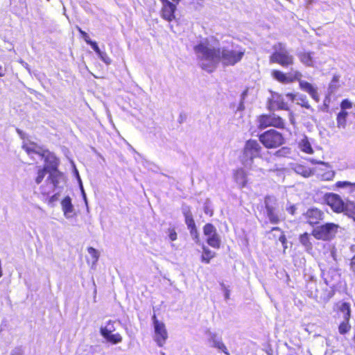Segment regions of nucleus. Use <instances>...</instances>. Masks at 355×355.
<instances>
[{
  "label": "nucleus",
  "instance_id": "69168bd1",
  "mask_svg": "<svg viewBox=\"0 0 355 355\" xmlns=\"http://www.w3.org/2000/svg\"><path fill=\"white\" fill-rule=\"evenodd\" d=\"M162 4L166 3L167 1H168V0H159Z\"/></svg>",
  "mask_w": 355,
  "mask_h": 355
},
{
  "label": "nucleus",
  "instance_id": "0e129e2a",
  "mask_svg": "<svg viewBox=\"0 0 355 355\" xmlns=\"http://www.w3.org/2000/svg\"><path fill=\"white\" fill-rule=\"evenodd\" d=\"M17 133H18L19 135H21V134H22V131H21V130H19V129L17 128Z\"/></svg>",
  "mask_w": 355,
  "mask_h": 355
},
{
  "label": "nucleus",
  "instance_id": "cd10ccee",
  "mask_svg": "<svg viewBox=\"0 0 355 355\" xmlns=\"http://www.w3.org/2000/svg\"><path fill=\"white\" fill-rule=\"evenodd\" d=\"M234 178L236 182L240 184L242 187H244L246 184V178L244 171L242 169L238 170L235 174Z\"/></svg>",
  "mask_w": 355,
  "mask_h": 355
},
{
  "label": "nucleus",
  "instance_id": "6ab92c4d",
  "mask_svg": "<svg viewBox=\"0 0 355 355\" xmlns=\"http://www.w3.org/2000/svg\"><path fill=\"white\" fill-rule=\"evenodd\" d=\"M205 236H207V243L209 245L217 249L220 248L221 241L217 231L216 232V235H214L213 233H209Z\"/></svg>",
  "mask_w": 355,
  "mask_h": 355
},
{
  "label": "nucleus",
  "instance_id": "774afa93",
  "mask_svg": "<svg viewBox=\"0 0 355 355\" xmlns=\"http://www.w3.org/2000/svg\"><path fill=\"white\" fill-rule=\"evenodd\" d=\"M182 121V115H180V122L181 123Z\"/></svg>",
  "mask_w": 355,
  "mask_h": 355
},
{
  "label": "nucleus",
  "instance_id": "864d4df0",
  "mask_svg": "<svg viewBox=\"0 0 355 355\" xmlns=\"http://www.w3.org/2000/svg\"><path fill=\"white\" fill-rule=\"evenodd\" d=\"M286 211L291 214L294 215L295 214L296 207L294 205H290L289 207H286Z\"/></svg>",
  "mask_w": 355,
  "mask_h": 355
},
{
  "label": "nucleus",
  "instance_id": "dca6fc26",
  "mask_svg": "<svg viewBox=\"0 0 355 355\" xmlns=\"http://www.w3.org/2000/svg\"><path fill=\"white\" fill-rule=\"evenodd\" d=\"M61 206L65 218H72L74 214V208L71 198L69 196L64 197L61 201Z\"/></svg>",
  "mask_w": 355,
  "mask_h": 355
},
{
  "label": "nucleus",
  "instance_id": "20e7f679",
  "mask_svg": "<svg viewBox=\"0 0 355 355\" xmlns=\"http://www.w3.org/2000/svg\"><path fill=\"white\" fill-rule=\"evenodd\" d=\"M274 52L270 57V62L277 63L284 67L293 64L294 57L284 44L278 43L274 46Z\"/></svg>",
  "mask_w": 355,
  "mask_h": 355
},
{
  "label": "nucleus",
  "instance_id": "6e6d98bb",
  "mask_svg": "<svg viewBox=\"0 0 355 355\" xmlns=\"http://www.w3.org/2000/svg\"><path fill=\"white\" fill-rule=\"evenodd\" d=\"M286 96L290 99L291 101H294L297 98V94H293L292 93H288L286 94Z\"/></svg>",
  "mask_w": 355,
  "mask_h": 355
},
{
  "label": "nucleus",
  "instance_id": "338daca9",
  "mask_svg": "<svg viewBox=\"0 0 355 355\" xmlns=\"http://www.w3.org/2000/svg\"><path fill=\"white\" fill-rule=\"evenodd\" d=\"M283 247H284V250L287 248V246H286V243H282Z\"/></svg>",
  "mask_w": 355,
  "mask_h": 355
},
{
  "label": "nucleus",
  "instance_id": "f3484780",
  "mask_svg": "<svg viewBox=\"0 0 355 355\" xmlns=\"http://www.w3.org/2000/svg\"><path fill=\"white\" fill-rule=\"evenodd\" d=\"M209 340L212 343V347L217 348L227 355H229L227 347L222 342L221 338L218 336L216 334L209 333Z\"/></svg>",
  "mask_w": 355,
  "mask_h": 355
},
{
  "label": "nucleus",
  "instance_id": "4468645a",
  "mask_svg": "<svg viewBox=\"0 0 355 355\" xmlns=\"http://www.w3.org/2000/svg\"><path fill=\"white\" fill-rule=\"evenodd\" d=\"M176 6L171 1L162 4L161 15L163 19L168 21H171L175 18V12Z\"/></svg>",
  "mask_w": 355,
  "mask_h": 355
},
{
  "label": "nucleus",
  "instance_id": "b1692460",
  "mask_svg": "<svg viewBox=\"0 0 355 355\" xmlns=\"http://www.w3.org/2000/svg\"><path fill=\"white\" fill-rule=\"evenodd\" d=\"M340 312L343 313V321H349L351 316L350 304L347 302L342 303L340 306Z\"/></svg>",
  "mask_w": 355,
  "mask_h": 355
},
{
  "label": "nucleus",
  "instance_id": "052dcab7",
  "mask_svg": "<svg viewBox=\"0 0 355 355\" xmlns=\"http://www.w3.org/2000/svg\"><path fill=\"white\" fill-rule=\"evenodd\" d=\"M248 94V90L245 89V91L243 92V93L241 94V100H243V101H244V99L245 98V96H247Z\"/></svg>",
  "mask_w": 355,
  "mask_h": 355
},
{
  "label": "nucleus",
  "instance_id": "c03bdc74",
  "mask_svg": "<svg viewBox=\"0 0 355 355\" xmlns=\"http://www.w3.org/2000/svg\"><path fill=\"white\" fill-rule=\"evenodd\" d=\"M24 352L21 346H18L12 349L10 355H24Z\"/></svg>",
  "mask_w": 355,
  "mask_h": 355
},
{
  "label": "nucleus",
  "instance_id": "603ef678",
  "mask_svg": "<svg viewBox=\"0 0 355 355\" xmlns=\"http://www.w3.org/2000/svg\"><path fill=\"white\" fill-rule=\"evenodd\" d=\"M204 211L206 214H208L209 216L213 215V211L209 208L207 203H205V205L204 206Z\"/></svg>",
  "mask_w": 355,
  "mask_h": 355
},
{
  "label": "nucleus",
  "instance_id": "5fc2aeb1",
  "mask_svg": "<svg viewBox=\"0 0 355 355\" xmlns=\"http://www.w3.org/2000/svg\"><path fill=\"white\" fill-rule=\"evenodd\" d=\"M350 269L355 275V255L350 260Z\"/></svg>",
  "mask_w": 355,
  "mask_h": 355
},
{
  "label": "nucleus",
  "instance_id": "ddd939ff",
  "mask_svg": "<svg viewBox=\"0 0 355 355\" xmlns=\"http://www.w3.org/2000/svg\"><path fill=\"white\" fill-rule=\"evenodd\" d=\"M268 109L270 111L275 110H288L287 103L284 101L283 96L275 94L272 96V98L268 101Z\"/></svg>",
  "mask_w": 355,
  "mask_h": 355
},
{
  "label": "nucleus",
  "instance_id": "c85d7f7f",
  "mask_svg": "<svg viewBox=\"0 0 355 355\" xmlns=\"http://www.w3.org/2000/svg\"><path fill=\"white\" fill-rule=\"evenodd\" d=\"M295 171L300 175H302L303 177L308 178L312 175V171L310 168H306L302 165H297L295 168Z\"/></svg>",
  "mask_w": 355,
  "mask_h": 355
},
{
  "label": "nucleus",
  "instance_id": "a211bd4d",
  "mask_svg": "<svg viewBox=\"0 0 355 355\" xmlns=\"http://www.w3.org/2000/svg\"><path fill=\"white\" fill-rule=\"evenodd\" d=\"M313 53L300 51L297 53V56L300 62L306 67H313L314 61L313 58Z\"/></svg>",
  "mask_w": 355,
  "mask_h": 355
},
{
  "label": "nucleus",
  "instance_id": "c756f323",
  "mask_svg": "<svg viewBox=\"0 0 355 355\" xmlns=\"http://www.w3.org/2000/svg\"><path fill=\"white\" fill-rule=\"evenodd\" d=\"M114 322L112 320H109L105 327H101L100 329V333L102 335H106L110 333H112L115 331Z\"/></svg>",
  "mask_w": 355,
  "mask_h": 355
},
{
  "label": "nucleus",
  "instance_id": "72a5a7b5",
  "mask_svg": "<svg viewBox=\"0 0 355 355\" xmlns=\"http://www.w3.org/2000/svg\"><path fill=\"white\" fill-rule=\"evenodd\" d=\"M291 153V148L288 147H282L275 152V155L279 157H288Z\"/></svg>",
  "mask_w": 355,
  "mask_h": 355
},
{
  "label": "nucleus",
  "instance_id": "1a4fd4ad",
  "mask_svg": "<svg viewBox=\"0 0 355 355\" xmlns=\"http://www.w3.org/2000/svg\"><path fill=\"white\" fill-rule=\"evenodd\" d=\"M269 126L283 128L284 126V120L275 114L261 115L259 118V128L264 129Z\"/></svg>",
  "mask_w": 355,
  "mask_h": 355
},
{
  "label": "nucleus",
  "instance_id": "9d476101",
  "mask_svg": "<svg viewBox=\"0 0 355 355\" xmlns=\"http://www.w3.org/2000/svg\"><path fill=\"white\" fill-rule=\"evenodd\" d=\"M153 320L155 330V340L159 347H162L168 338L165 324L159 322L155 315L153 316Z\"/></svg>",
  "mask_w": 355,
  "mask_h": 355
},
{
  "label": "nucleus",
  "instance_id": "4d7b16f0",
  "mask_svg": "<svg viewBox=\"0 0 355 355\" xmlns=\"http://www.w3.org/2000/svg\"><path fill=\"white\" fill-rule=\"evenodd\" d=\"M279 241L282 243H286L287 239H286V236L284 235V234L283 232L281 233V235L279 237Z\"/></svg>",
  "mask_w": 355,
  "mask_h": 355
},
{
  "label": "nucleus",
  "instance_id": "4be33fe9",
  "mask_svg": "<svg viewBox=\"0 0 355 355\" xmlns=\"http://www.w3.org/2000/svg\"><path fill=\"white\" fill-rule=\"evenodd\" d=\"M348 116V112L345 110H341L337 114V126L339 128H345L347 125V117Z\"/></svg>",
  "mask_w": 355,
  "mask_h": 355
},
{
  "label": "nucleus",
  "instance_id": "f257e3e1",
  "mask_svg": "<svg viewBox=\"0 0 355 355\" xmlns=\"http://www.w3.org/2000/svg\"><path fill=\"white\" fill-rule=\"evenodd\" d=\"M193 51L200 67L208 73L213 72L221 62L223 66H234L244 55L241 50L220 47L214 37L205 38L193 46Z\"/></svg>",
  "mask_w": 355,
  "mask_h": 355
},
{
  "label": "nucleus",
  "instance_id": "5701e85b",
  "mask_svg": "<svg viewBox=\"0 0 355 355\" xmlns=\"http://www.w3.org/2000/svg\"><path fill=\"white\" fill-rule=\"evenodd\" d=\"M299 148L300 150L306 153L312 154L313 153V150L311 147L310 142L308 140L306 137H304L300 142H299Z\"/></svg>",
  "mask_w": 355,
  "mask_h": 355
},
{
  "label": "nucleus",
  "instance_id": "f03ea898",
  "mask_svg": "<svg viewBox=\"0 0 355 355\" xmlns=\"http://www.w3.org/2000/svg\"><path fill=\"white\" fill-rule=\"evenodd\" d=\"M23 148L26 150L27 154L35 159L34 155H37L40 159H44L46 165L44 168H46L48 172L55 171L58 170L59 160L54 154L50 153L49 150H42L37 147H32L28 146H23Z\"/></svg>",
  "mask_w": 355,
  "mask_h": 355
},
{
  "label": "nucleus",
  "instance_id": "0eeeda50",
  "mask_svg": "<svg viewBox=\"0 0 355 355\" xmlns=\"http://www.w3.org/2000/svg\"><path fill=\"white\" fill-rule=\"evenodd\" d=\"M259 141L266 148H273L282 145L284 139L280 132L271 129L261 134Z\"/></svg>",
  "mask_w": 355,
  "mask_h": 355
},
{
  "label": "nucleus",
  "instance_id": "9b49d317",
  "mask_svg": "<svg viewBox=\"0 0 355 355\" xmlns=\"http://www.w3.org/2000/svg\"><path fill=\"white\" fill-rule=\"evenodd\" d=\"M324 201L334 212L342 213L344 210L345 202L336 193H329L324 195Z\"/></svg>",
  "mask_w": 355,
  "mask_h": 355
},
{
  "label": "nucleus",
  "instance_id": "a18cd8bd",
  "mask_svg": "<svg viewBox=\"0 0 355 355\" xmlns=\"http://www.w3.org/2000/svg\"><path fill=\"white\" fill-rule=\"evenodd\" d=\"M352 106L351 101L348 99H345L341 102L340 107L341 110H345L346 109H349Z\"/></svg>",
  "mask_w": 355,
  "mask_h": 355
},
{
  "label": "nucleus",
  "instance_id": "c9c22d12",
  "mask_svg": "<svg viewBox=\"0 0 355 355\" xmlns=\"http://www.w3.org/2000/svg\"><path fill=\"white\" fill-rule=\"evenodd\" d=\"M75 173H76V178L78 180V182H79V187H80V191H81V194H82V196H83V198L85 202V205L87 206V196H86V193L83 189V183H82V181H81V179H80V177L79 175V173L77 171V169H75Z\"/></svg>",
  "mask_w": 355,
  "mask_h": 355
},
{
  "label": "nucleus",
  "instance_id": "423d86ee",
  "mask_svg": "<svg viewBox=\"0 0 355 355\" xmlns=\"http://www.w3.org/2000/svg\"><path fill=\"white\" fill-rule=\"evenodd\" d=\"M261 147L256 140L250 139L245 145L241 162L246 168H250L253 163V159L259 156Z\"/></svg>",
  "mask_w": 355,
  "mask_h": 355
},
{
  "label": "nucleus",
  "instance_id": "8fccbe9b",
  "mask_svg": "<svg viewBox=\"0 0 355 355\" xmlns=\"http://www.w3.org/2000/svg\"><path fill=\"white\" fill-rule=\"evenodd\" d=\"M78 30L79 33H80V35H81L82 37L83 38V40L87 44L88 42L91 40V39L89 38L88 34L86 32H85L84 31H83L80 28H78Z\"/></svg>",
  "mask_w": 355,
  "mask_h": 355
},
{
  "label": "nucleus",
  "instance_id": "37998d69",
  "mask_svg": "<svg viewBox=\"0 0 355 355\" xmlns=\"http://www.w3.org/2000/svg\"><path fill=\"white\" fill-rule=\"evenodd\" d=\"M87 251L88 253L94 259V261H97L99 257L98 252L92 247L88 248Z\"/></svg>",
  "mask_w": 355,
  "mask_h": 355
},
{
  "label": "nucleus",
  "instance_id": "a878e982",
  "mask_svg": "<svg viewBox=\"0 0 355 355\" xmlns=\"http://www.w3.org/2000/svg\"><path fill=\"white\" fill-rule=\"evenodd\" d=\"M272 76L274 79L279 81V83L286 84L288 82L287 74L279 71V70H273L272 71Z\"/></svg>",
  "mask_w": 355,
  "mask_h": 355
},
{
  "label": "nucleus",
  "instance_id": "79ce46f5",
  "mask_svg": "<svg viewBox=\"0 0 355 355\" xmlns=\"http://www.w3.org/2000/svg\"><path fill=\"white\" fill-rule=\"evenodd\" d=\"M184 219H185V223L187 225V227L189 230L196 227L195 221L193 218V215L190 216H189L187 217H184Z\"/></svg>",
  "mask_w": 355,
  "mask_h": 355
},
{
  "label": "nucleus",
  "instance_id": "de8ad7c7",
  "mask_svg": "<svg viewBox=\"0 0 355 355\" xmlns=\"http://www.w3.org/2000/svg\"><path fill=\"white\" fill-rule=\"evenodd\" d=\"M182 211L184 217L192 216L190 207L186 205H183Z\"/></svg>",
  "mask_w": 355,
  "mask_h": 355
},
{
  "label": "nucleus",
  "instance_id": "412c9836",
  "mask_svg": "<svg viewBox=\"0 0 355 355\" xmlns=\"http://www.w3.org/2000/svg\"><path fill=\"white\" fill-rule=\"evenodd\" d=\"M202 254L201 256V261L202 262H204L205 263H209L210 262V260L215 257L216 253L209 250L203 243L202 244Z\"/></svg>",
  "mask_w": 355,
  "mask_h": 355
},
{
  "label": "nucleus",
  "instance_id": "bb28decb",
  "mask_svg": "<svg viewBox=\"0 0 355 355\" xmlns=\"http://www.w3.org/2000/svg\"><path fill=\"white\" fill-rule=\"evenodd\" d=\"M336 185L338 188L347 189L349 193L355 191V183L349 181H338Z\"/></svg>",
  "mask_w": 355,
  "mask_h": 355
},
{
  "label": "nucleus",
  "instance_id": "e2e57ef3",
  "mask_svg": "<svg viewBox=\"0 0 355 355\" xmlns=\"http://www.w3.org/2000/svg\"><path fill=\"white\" fill-rule=\"evenodd\" d=\"M271 231H281L280 228L278 227H274L271 229Z\"/></svg>",
  "mask_w": 355,
  "mask_h": 355
},
{
  "label": "nucleus",
  "instance_id": "3c124183",
  "mask_svg": "<svg viewBox=\"0 0 355 355\" xmlns=\"http://www.w3.org/2000/svg\"><path fill=\"white\" fill-rule=\"evenodd\" d=\"M220 286H222L223 291H224V295L225 300L229 299L230 297V291L227 289L225 284L223 283L220 284Z\"/></svg>",
  "mask_w": 355,
  "mask_h": 355
},
{
  "label": "nucleus",
  "instance_id": "39448f33",
  "mask_svg": "<svg viewBox=\"0 0 355 355\" xmlns=\"http://www.w3.org/2000/svg\"><path fill=\"white\" fill-rule=\"evenodd\" d=\"M49 176L46 180V186H42L40 191L43 195H49L56 189H61L65 184L64 175L58 170L49 172Z\"/></svg>",
  "mask_w": 355,
  "mask_h": 355
},
{
  "label": "nucleus",
  "instance_id": "680f3d73",
  "mask_svg": "<svg viewBox=\"0 0 355 355\" xmlns=\"http://www.w3.org/2000/svg\"><path fill=\"white\" fill-rule=\"evenodd\" d=\"M58 193H55V194L53 195V196L51 197L50 201H51V202H53V201L57 200V199H58Z\"/></svg>",
  "mask_w": 355,
  "mask_h": 355
},
{
  "label": "nucleus",
  "instance_id": "aec40b11",
  "mask_svg": "<svg viewBox=\"0 0 355 355\" xmlns=\"http://www.w3.org/2000/svg\"><path fill=\"white\" fill-rule=\"evenodd\" d=\"M345 215L355 220V202L347 200L343 211Z\"/></svg>",
  "mask_w": 355,
  "mask_h": 355
},
{
  "label": "nucleus",
  "instance_id": "f8f14e48",
  "mask_svg": "<svg viewBox=\"0 0 355 355\" xmlns=\"http://www.w3.org/2000/svg\"><path fill=\"white\" fill-rule=\"evenodd\" d=\"M304 217L307 223L311 225H314L318 224L320 220L324 219V213L318 208L312 207L307 209L304 214Z\"/></svg>",
  "mask_w": 355,
  "mask_h": 355
},
{
  "label": "nucleus",
  "instance_id": "ea45409f",
  "mask_svg": "<svg viewBox=\"0 0 355 355\" xmlns=\"http://www.w3.org/2000/svg\"><path fill=\"white\" fill-rule=\"evenodd\" d=\"M191 236L192 237L193 240L195 241L197 244H200V238H199V233L198 232L197 227H193L191 229H189Z\"/></svg>",
  "mask_w": 355,
  "mask_h": 355
},
{
  "label": "nucleus",
  "instance_id": "a19ab883",
  "mask_svg": "<svg viewBox=\"0 0 355 355\" xmlns=\"http://www.w3.org/2000/svg\"><path fill=\"white\" fill-rule=\"evenodd\" d=\"M339 78L338 76H334L329 84V89L331 92H334L337 88V83H338Z\"/></svg>",
  "mask_w": 355,
  "mask_h": 355
},
{
  "label": "nucleus",
  "instance_id": "f704fd0d",
  "mask_svg": "<svg viewBox=\"0 0 355 355\" xmlns=\"http://www.w3.org/2000/svg\"><path fill=\"white\" fill-rule=\"evenodd\" d=\"M216 228L211 223H207L203 227L204 235H207L209 233L214 234L216 235Z\"/></svg>",
  "mask_w": 355,
  "mask_h": 355
},
{
  "label": "nucleus",
  "instance_id": "7ed1b4c3",
  "mask_svg": "<svg viewBox=\"0 0 355 355\" xmlns=\"http://www.w3.org/2000/svg\"><path fill=\"white\" fill-rule=\"evenodd\" d=\"M341 227L334 223H325L313 228L312 235L318 240L330 241L334 239Z\"/></svg>",
  "mask_w": 355,
  "mask_h": 355
},
{
  "label": "nucleus",
  "instance_id": "6e6552de",
  "mask_svg": "<svg viewBox=\"0 0 355 355\" xmlns=\"http://www.w3.org/2000/svg\"><path fill=\"white\" fill-rule=\"evenodd\" d=\"M266 215L270 223L277 225L281 220V214L278 209L277 199L274 196H267L264 199Z\"/></svg>",
  "mask_w": 355,
  "mask_h": 355
},
{
  "label": "nucleus",
  "instance_id": "7c9ffc66",
  "mask_svg": "<svg viewBox=\"0 0 355 355\" xmlns=\"http://www.w3.org/2000/svg\"><path fill=\"white\" fill-rule=\"evenodd\" d=\"M302 76V73L298 71H294L291 73H289L288 74H287V78H288V81L286 82V83H291L295 80H297L300 82V80H301Z\"/></svg>",
  "mask_w": 355,
  "mask_h": 355
},
{
  "label": "nucleus",
  "instance_id": "bf43d9fd",
  "mask_svg": "<svg viewBox=\"0 0 355 355\" xmlns=\"http://www.w3.org/2000/svg\"><path fill=\"white\" fill-rule=\"evenodd\" d=\"M6 74V69L0 66V77L4 76Z\"/></svg>",
  "mask_w": 355,
  "mask_h": 355
},
{
  "label": "nucleus",
  "instance_id": "2eb2a0df",
  "mask_svg": "<svg viewBox=\"0 0 355 355\" xmlns=\"http://www.w3.org/2000/svg\"><path fill=\"white\" fill-rule=\"evenodd\" d=\"M299 85L300 89L309 94V95L315 102L320 101V96L317 89L315 88L311 83L301 80H300Z\"/></svg>",
  "mask_w": 355,
  "mask_h": 355
},
{
  "label": "nucleus",
  "instance_id": "58836bf2",
  "mask_svg": "<svg viewBox=\"0 0 355 355\" xmlns=\"http://www.w3.org/2000/svg\"><path fill=\"white\" fill-rule=\"evenodd\" d=\"M97 55L105 64L109 65L111 64L112 60L105 51H101Z\"/></svg>",
  "mask_w": 355,
  "mask_h": 355
},
{
  "label": "nucleus",
  "instance_id": "393cba45",
  "mask_svg": "<svg viewBox=\"0 0 355 355\" xmlns=\"http://www.w3.org/2000/svg\"><path fill=\"white\" fill-rule=\"evenodd\" d=\"M102 336L109 343L112 344H118L122 341V336L119 334L110 333L102 335Z\"/></svg>",
  "mask_w": 355,
  "mask_h": 355
},
{
  "label": "nucleus",
  "instance_id": "49530a36",
  "mask_svg": "<svg viewBox=\"0 0 355 355\" xmlns=\"http://www.w3.org/2000/svg\"><path fill=\"white\" fill-rule=\"evenodd\" d=\"M87 44L91 46L92 49L95 51L96 54L99 53V52L101 51L95 41L91 40L88 42Z\"/></svg>",
  "mask_w": 355,
  "mask_h": 355
},
{
  "label": "nucleus",
  "instance_id": "4c0bfd02",
  "mask_svg": "<svg viewBox=\"0 0 355 355\" xmlns=\"http://www.w3.org/2000/svg\"><path fill=\"white\" fill-rule=\"evenodd\" d=\"M349 329L350 325L347 321H343L338 327V331L340 334H345L349 331Z\"/></svg>",
  "mask_w": 355,
  "mask_h": 355
},
{
  "label": "nucleus",
  "instance_id": "13d9d810",
  "mask_svg": "<svg viewBox=\"0 0 355 355\" xmlns=\"http://www.w3.org/2000/svg\"><path fill=\"white\" fill-rule=\"evenodd\" d=\"M245 109V106H244V101H243V100H241L239 104V106L237 107V110L238 111H242Z\"/></svg>",
  "mask_w": 355,
  "mask_h": 355
},
{
  "label": "nucleus",
  "instance_id": "09e8293b",
  "mask_svg": "<svg viewBox=\"0 0 355 355\" xmlns=\"http://www.w3.org/2000/svg\"><path fill=\"white\" fill-rule=\"evenodd\" d=\"M168 238L171 241H174L177 239V233L174 229H168Z\"/></svg>",
  "mask_w": 355,
  "mask_h": 355
},
{
  "label": "nucleus",
  "instance_id": "473e14b6",
  "mask_svg": "<svg viewBox=\"0 0 355 355\" xmlns=\"http://www.w3.org/2000/svg\"><path fill=\"white\" fill-rule=\"evenodd\" d=\"M300 241L305 248H311L312 247V244L310 242V238L308 233H304L300 236Z\"/></svg>",
  "mask_w": 355,
  "mask_h": 355
},
{
  "label": "nucleus",
  "instance_id": "e433bc0d",
  "mask_svg": "<svg viewBox=\"0 0 355 355\" xmlns=\"http://www.w3.org/2000/svg\"><path fill=\"white\" fill-rule=\"evenodd\" d=\"M49 173L46 168H43L38 170L37 175L35 178V182L39 184L42 182L46 173Z\"/></svg>",
  "mask_w": 355,
  "mask_h": 355
},
{
  "label": "nucleus",
  "instance_id": "2f4dec72",
  "mask_svg": "<svg viewBox=\"0 0 355 355\" xmlns=\"http://www.w3.org/2000/svg\"><path fill=\"white\" fill-rule=\"evenodd\" d=\"M296 101L298 105H300L302 107H305L306 109L311 108L305 95L297 94V98H296Z\"/></svg>",
  "mask_w": 355,
  "mask_h": 355
}]
</instances>
